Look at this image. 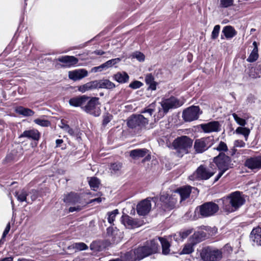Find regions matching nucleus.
I'll return each mask as SVG.
<instances>
[{"mask_svg": "<svg viewBox=\"0 0 261 261\" xmlns=\"http://www.w3.org/2000/svg\"><path fill=\"white\" fill-rule=\"evenodd\" d=\"M15 111L19 115H22L24 117L32 116L34 115L35 113V112L31 109L24 108L22 106L16 107Z\"/></svg>", "mask_w": 261, "mask_h": 261, "instance_id": "nucleus-28", "label": "nucleus"}, {"mask_svg": "<svg viewBox=\"0 0 261 261\" xmlns=\"http://www.w3.org/2000/svg\"><path fill=\"white\" fill-rule=\"evenodd\" d=\"M102 201V198L100 197H98L97 198L93 199L91 200V202H97V203H100Z\"/></svg>", "mask_w": 261, "mask_h": 261, "instance_id": "nucleus-60", "label": "nucleus"}, {"mask_svg": "<svg viewBox=\"0 0 261 261\" xmlns=\"http://www.w3.org/2000/svg\"><path fill=\"white\" fill-rule=\"evenodd\" d=\"M200 114L199 107L192 106L184 110L182 117L185 121L191 122L198 119Z\"/></svg>", "mask_w": 261, "mask_h": 261, "instance_id": "nucleus-12", "label": "nucleus"}, {"mask_svg": "<svg viewBox=\"0 0 261 261\" xmlns=\"http://www.w3.org/2000/svg\"><path fill=\"white\" fill-rule=\"evenodd\" d=\"M208 229H209V228H208V227H205V230H207Z\"/></svg>", "mask_w": 261, "mask_h": 261, "instance_id": "nucleus-63", "label": "nucleus"}, {"mask_svg": "<svg viewBox=\"0 0 261 261\" xmlns=\"http://www.w3.org/2000/svg\"><path fill=\"white\" fill-rule=\"evenodd\" d=\"M148 150L146 148L136 149L129 152V156L134 160L145 156Z\"/></svg>", "mask_w": 261, "mask_h": 261, "instance_id": "nucleus-26", "label": "nucleus"}, {"mask_svg": "<svg viewBox=\"0 0 261 261\" xmlns=\"http://www.w3.org/2000/svg\"><path fill=\"white\" fill-rule=\"evenodd\" d=\"M34 122L36 124L43 127H47L50 124L49 121L41 119H36L34 120Z\"/></svg>", "mask_w": 261, "mask_h": 261, "instance_id": "nucleus-43", "label": "nucleus"}, {"mask_svg": "<svg viewBox=\"0 0 261 261\" xmlns=\"http://www.w3.org/2000/svg\"><path fill=\"white\" fill-rule=\"evenodd\" d=\"M214 149L220 152H226L228 150V147L226 144L223 141H221L218 145Z\"/></svg>", "mask_w": 261, "mask_h": 261, "instance_id": "nucleus-44", "label": "nucleus"}, {"mask_svg": "<svg viewBox=\"0 0 261 261\" xmlns=\"http://www.w3.org/2000/svg\"><path fill=\"white\" fill-rule=\"evenodd\" d=\"M148 123L147 118L141 114L133 115L127 119V126L131 128L141 129L146 126Z\"/></svg>", "mask_w": 261, "mask_h": 261, "instance_id": "nucleus-8", "label": "nucleus"}, {"mask_svg": "<svg viewBox=\"0 0 261 261\" xmlns=\"http://www.w3.org/2000/svg\"><path fill=\"white\" fill-rule=\"evenodd\" d=\"M120 61H121L120 58H117L110 60L107 61L106 62H105V63H103V64H104V66L106 69L109 67H111L119 63L120 62Z\"/></svg>", "mask_w": 261, "mask_h": 261, "instance_id": "nucleus-39", "label": "nucleus"}, {"mask_svg": "<svg viewBox=\"0 0 261 261\" xmlns=\"http://www.w3.org/2000/svg\"><path fill=\"white\" fill-rule=\"evenodd\" d=\"M106 69L103 64H102L99 66L94 67L92 68L91 71L93 72H100L103 70Z\"/></svg>", "mask_w": 261, "mask_h": 261, "instance_id": "nucleus-52", "label": "nucleus"}, {"mask_svg": "<svg viewBox=\"0 0 261 261\" xmlns=\"http://www.w3.org/2000/svg\"><path fill=\"white\" fill-rule=\"evenodd\" d=\"M178 195L175 193L169 196L166 194H163L160 196V201L162 202L163 208L166 210H171L173 209L177 203Z\"/></svg>", "mask_w": 261, "mask_h": 261, "instance_id": "nucleus-10", "label": "nucleus"}, {"mask_svg": "<svg viewBox=\"0 0 261 261\" xmlns=\"http://www.w3.org/2000/svg\"><path fill=\"white\" fill-rule=\"evenodd\" d=\"M200 257L203 261H218L221 259L222 253L217 249L206 247L201 250Z\"/></svg>", "mask_w": 261, "mask_h": 261, "instance_id": "nucleus-6", "label": "nucleus"}, {"mask_svg": "<svg viewBox=\"0 0 261 261\" xmlns=\"http://www.w3.org/2000/svg\"><path fill=\"white\" fill-rule=\"evenodd\" d=\"M213 162L216 164L219 172L215 178V182L218 181L223 174L229 168H232L231 158L224 153H220L219 155L213 159Z\"/></svg>", "mask_w": 261, "mask_h": 261, "instance_id": "nucleus-4", "label": "nucleus"}, {"mask_svg": "<svg viewBox=\"0 0 261 261\" xmlns=\"http://www.w3.org/2000/svg\"><path fill=\"white\" fill-rule=\"evenodd\" d=\"M19 138H27L34 140H38L40 138V134L37 130L31 129L25 130L20 135Z\"/></svg>", "mask_w": 261, "mask_h": 261, "instance_id": "nucleus-22", "label": "nucleus"}, {"mask_svg": "<svg viewBox=\"0 0 261 261\" xmlns=\"http://www.w3.org/2000/svg\"><path fill=\"white\" fill-rule=\"evenodd\" d=\"M57 60L64 63L63 67H69L77 64L79 60L74 56H64L59 58Z\"/></svg>", "mask_w": 261, "mask_h": 261, "instance_id": "nucleus-20", "label": "nucleus"}, {"mask_svg": "<svg viewBox=\"0 0 261 261\" xmlns=\"http://www.w3.org/2000/svg\"><path fill=\"white\" fill-rule=\"evenodd\" d=\"M61 127L65 132H67L70 135L74 136V131L73 129L70 127V126L62 122V125Z\"/></svg>", "mask_w": 261, "mask_h": 261, "instance_id": "nucleus-45", "label": "nucleus"}, {"mask_svg": "<svg viewBox=\"0 0 261 261\" xmlns=\"http://www.w3.org/2000/svg\"><path fill=\"white\" fill-rule=\"evenodd\" d=\"M191 233V230H187L179 233V236L182 238V239H185L187 238L190 233Z\"/></svg>", "mask_w": 261, "mask_h": 261, "instance_id": "nucleus-55", "label": "nucleus"}, {"mask_svg": "<svg viewBox=\"0 0 261 261\" xmlns=\"http://www.w3.org/2000/svg\"><path fill=\"white\" fill-rule=\"evenodd\" d=\"M122 168V164L120 163H114L111 165L110 170L112 173H117Z\"/></svg>", "mask_w": 261, "mask_h": 261, "instance_id": "nucleus-40", "label": "nucleus"}, {"mask_svg": "<svg viewBox=\"0 0 261 261\" xmlns=\"http://www.w3.org/2000/svg\"><path fill=\"white\" fill-rule=\"evenodd\" d=\"M164 114H167L171 109H175L182 106V103L175 97H171L163 100L161 102Z\"/></svg>", "mask_w": 261, "mask_h": 261, "instance_id": "nucleus-13", "label": "nucleus"}, {"mask_svg": "<svg viewBox=\"0 0 261 261\" xmlns=\"http://www.w3.org/2000/svg\"><path fill=\"white\" fill-rule=\"evenodd\" d=\"M199 213L202 217H208L214 216L219 211L217 204L213 202H207L199 206Z\"/></svg>", "mask_w": 261, "mask_h": 261, "instance_id": "nucleus-9", "label": "nucleus"}, {"mask_svg": "<svg viewBox=\"0 0 261 261\" xmlns=\"http://www.w3.org/2000/svg\"><path fill=\"white\" fill-rule=\"evenodd\" d=\"M191 192V187L185 186L176 190L174 193L180 196V201H181L188 198L189 197Z\"/></svg>", "mask_w": 261, "mask_h": 261, "instance_id": "nucleus-21", "label": "nucleus"}, {"mask_svg": "<svg viewBox=\"0 0 261 261\" xmlns=\"http://www.w3.org/2000/svg\"><path fill=\"white\" fill-rule=\"evenodd\" d=\"M216 172L215 169L204 165H200L193 175L190 176L191 179L195 178L201 180H207L212 177Z\"/></svg>", "mask_w": 261, "mask_h": 261, "instance_id": "nucleus-7", "label": "nucleus"}, {"mask_svg": "<svg viewBox=\"0 0 261 261\" xmlns=\"http://www.w3.org/2000/svg\"><path fill=\"white\" fill-rule=\"evenodd\" d=\"M133 58H136L138 61L141 62L143 61L145 59V56L143 54L139 51L134 53L132 55Z\"/></svg>", "mask_w": 261, "mask_h": 261, "instance_id": "nucleus-49", "label": "nucleus"}, {"mask_svg": "<svg viewBox=\"0 0 261 261\" xmlns=\"http://www.w3.org/2000/svg\"><path fill=\"white\" fill-rule=\"evenodd\" d=\"M99 181L98 179L95 177H93L90 178L89 181V184L91 189L96 191L99 187Z\"/></svg>", "mask_w": 261, "mask_h": 261, "instance_id": "nucleus-38", "label": "nucleus"}, {"mask_svg": "<svg viewBox=\"0 0 261 261\" xmlns=\"http://www.w3.org/2000/svg\"><path fill=\"white\" fill-rule=\"evenodd\" d=\"M82 210V207L80 205H77L76 206H72L70 207L69 208V212H73L75 211H80Z\"/></svg>", "mask_w": 261, "mask_h": 261, "instance_id": "nucleus-56", "label": "nucleus"}, {"mask_svg": "<svg viewBox=\"0 0 261 261\" xmlns=\"http://www.w3.org/2000/svg\"><path fill=\"white\" fill-rule=\"evenodd\" d=\"M118 213L119 211L117 209L114 210L112 212L108 213V221L110 224H112L113 223L116 215L118 214Z\"/></svg>", "mask_w": 261, "mask_h": 261, "instance_id": "nucleus-41", "label": "nucleus"}, {"mask_svg": "<svg viewBox=\"0 0 261 261\" xmlns=\"http://www.w3.org/2000/svg\"><path fill=\"white\" fill-rule=\"evenodd\" d=\"M107 238L111 243H118L122 239L121 232L116 227H109L107 229Z\"/></svg>", "mask_w": 261, "mask_h": 261, "instance_id": "nucleus-14", "label": "nucleus"}, {"mask_svg": "<svg viewBox=\"0 0 261 261\" xmlns=\"http://www.w3.org/2000/svg\"><path fill=\"white\" fill-rule=\"evenodd\" d=\"M87 75L88 72L84 69H76L68 72L69 78L74 81L81 80Z\"/></svg>", "mask_w": 261, "mask_h": 261, "instance_id": "nucleus-19", "label": "nucleus"}, {"mask_svg": "<svg viewBox=\"0 0 261 261\" xmlns=\"http://www.w3.org/2000/svg\"><path fill=\"white\" fill-rule=\"evenodd\" d=\"M153 198H146L139 202L137 206V212L140 216H145L151 210V200Z\"/></svg>", "mask_w": 261, "mask_h": 261, "instance_id": "nucleus-15", "label": "nucleus"}, {"mask_svg": "<svg viewBox=\"0 0 261 261\" xmlns=\"http://www.w3.org/2000/svg\"><path fill=\"white\" fill-rule=\"evenodd\" d=\"M154 80V77L150 73L147 74L145 76V83L149 86L148 89L151 90L156 89V83Z\"/></svg>", "mask_w": 261, "mask_h": 261, "instance_id": "nucleus-31", "label": "nucleus"}, {"mask_svg": "<svg viewBox=\"0 0 261 261\" xmlns=\"http://www.w3.org/2000/svg\"><path fill=\"white\" fill-rule=\"evenodd\" d=\"M142 85L143 84L141 82L135 81L129 85V87L133 89H136L140 88Z\"/></svg>", "mask_w": 261, "mask_h": 261, "instance_id": "nucleus-50", "label": "nucleus"}, {"mask_svg": "<svg viewBox=\"0 0 261 261\" xmlns=\"http://www.w3.org/2000/svg\"><path fill=\"white\" fill-rule=\"evenodd\" d=\"M159 240L162 245V253L164 255L168 254L170 251V245L169 242L166 239L163 238H159Z\"/></svg>", "mask_w": 261, "mask_h": 261, "instance_id": "nucleus-32", "label": "nucleus"}, {"mask_svg": "<svg viewBox=\"0 0 261 261\" xmlns=\"http://www.w3.org/2000/svg\"><path fill=\"white\" fill-rule=\"evenodd\" d=\"M13 257L12 256H9V257L2 258V259L0 260V261H13Z\"/></svg>", "mask_w": 261, "mask_h": 261, "instance_id": "nucleus-57", "label": "nucleus"}, {"mask_svg": "<svg viewBox=\"0 0 261 261\" xmlns=\"http://www.w3.org/2000/svg\"><path fill=\"white\" fill-rule=\"evenodd\" d=\"M213 144V139L204 137L195 141L194 148L197 153H201L207 150Z\"/></svg>", "mask_w": 261, "mask_h": 261, "instance_id": "nucleus-11", "label": "nucleus"}, {"mask_svg": "<svg viewBox=\"0 0 261 261\" xmlns=\"http://www.w3.org/2000/svg\"><path fill=\"white\" fill-rule=\"evenodd\" d=\"M233 0H220V6L221 8H227L233 5Z\"/></svg>", "mask_w": 261, "mask_h": 261, "instance_id": "nucleus-46", "label": "nucleus"}, {"mask_svg": "<svg viewBox=\"0 0 261 261\" xmlns=\"http://www.w3.org/2000/svg\"><path fill=\"white\" fill-rule=\"evenodd\" d=\"M193 144V140L186 136L177 137L172 143L174 149L176 150L178 156H182L184 154L188 153V150Z\"/></svg>", "mask_w": 261, "mask_h": 261, "instance_id": "nucleus-5", "label": "nucleus"}, {"mask_svg": "<svg viewBox=\"0 0 261 261\" xmlns=\"http://www.w3.org/2000/svg\"><path fill=\"white\" fill-rule=\"evenodd\" d=\"M155 103L153 102L149 105L148 107L145 108L142 112V113H148L149 116H151L152 113L155 110Z\"/></svg>", "mask_w": 261, "mask_h": 261, "instance_id": "nucleus-42", "label": "nucleus"}, {"mask_svg": "<svg viewBox=\"0 0 261 261\" xmlns=\"http://www.w3.org/2000/svg\"><path fill=\"white\" fill-rule=\"evenodd\" d=\"M220 30V26L219 25H216L214 27L211 36V37L213 39H215L218 37L219 34Z\"/></svg>", "mask_w": 261, "mask_h": 261, "instance_id": "nucleus-48", "label": "nucleus"}, {"mask_svg": "<svg viewBox=\"0 0 261 261\" xmlns=\"http://www.w3.org/2000/svg\"><path fill=\"white\" fill-rule=\"evenodd\" d=\"M88 246L83 242L75 243L68 247L69 249H75V251H82L88 249Z\"/></svg>", "mask_w": 261, "mask_h": 261, "instance_id": "nucleus-34", "label": "nucleus"}, {"mask_svg": "<svg viewBox=\"0 0 261 261\" xmlns=\"http://www.w3.org/2000/svg\"><path fill=\"white\" fill-rule=\"evenodd\" d=\"M96 81H91L86 84L78 87V90L82 92L85 93L87 91H89L94 89H96Z\"/></svg>", "mask_w": 261, "mask_h": 261, "instance_id": "nucleus-29", "label": "nucleus"}, {"mask_svg": "<svg viewBox=\"0 0 261 261\" xmlns=\"http://www.w3.org/2000/svg\"><path fill=\"white\" fill-rule=\"evenodd\" d=\"M95 54L98 55H102L104 54V51L100 50H97L95 51Z\"/></svg>", "mask_w": 261, "mask_h": 261, "instance_id": "nucleus-61", "label": "nucleus"}, {"mask_svg": "<svg viewBox=\"0 0 261 261\" xmlns=\"http://www.w3.org/2000/svg\"><path fill=\"white\" fill-rule=\"evenodd\" d=\"M113 79L120 84H124L128 82L129 76L125 71L118 72L113 76Z\"/></svg>", "mask_w": 261, "mask_h": 261, "instance_id": "nucleus-24", "label": "nucleus"}, {"mask_svg": "<svg viewBox=\"0 0 261 261\" xmlns=\"http://www.w3.org/2000/svg\"><path fill=\"white\" fill-rule=\"evenodd\" d=\"M63 142V140L62 139H57L56 140V146L57 147H59L60 146V145Z\"/></svg>", "mask_w": 261, "mask_h": 261, "instance_id": "nucleus-58", "label": "nucleus"}, {"mask_svg": "<svg viewBox=\"0 0 261 261\" xmlns=\"http://www.w3.org/2000/svg\"><path fill=\"white\" fill-rule=\"evenodd\" d=\"M245 146V142L240 140H236L234 142V146L236 147H244Z\"/></svg>", "mask_w": 261, "mask_h": 261, "instance_id": "nucleus-53", "label": "nucleus"}, {"mask_svg": "<svg viewBox=\"0 0 261 261\" xmlns=\"http://www.w3.org/2000/svg\"><path fill=\"white\" fill-rule=\"evenodd\" d=\"M221 200L223 202V210L227 213L236 211L244 204L245 201L239 191L232 192Z\"/></svg>", "mask_w": 261, "mask_h": 261, "instance_id": "nucleus-3", "label": "nucleus"}, {"mask_svg": "<svg viewBox=\"0 0 261 261\" xmlns=\"http://www.w3.org/2000/svg\"><path fill=\"white\" fill-rule=\"evenodd\" d=\"M200 127L205 133L218 132L221 130V124L218 121H212L206 123L201 124Z\"/></svg>", "mask_w": 261, "mask_h": 261, "instance_id": "nucleus-18", "label": "nucleus"}, {"mask_svg": "<svg viewBox=\"0 0 261 261\" xmlns=\"http://www.w3.org/2000/svg\"><path fill=\"white\" fill-rule=\"evenodd\" d=\"M10 223H8L3 232L2 238L0 241V242H1L2 241V240L4 239L6 237V236H7V234L8 233L9 231H10Z\"/></svg>", "mask_w": 261, "mask_h": 261, "instance_id": "nucleus-54", "label": "nucleus"}, {"mask_svg": "<svg viewBox=\"0 0 261 261\" xmlns=\"http://www.w3.org/2000/svg\"><path fill=\"white\" fill-rule=\"evenodd\" d=\"M222 33L227 39H230L237 34V32L233 27L228 25L223 28Z\"/></svg>", "mask_w": 261, "mask_h": 261, "instance_id": "nucleus-30", "label": "nucleus"}, {"mask_svg": "<svg viewBox=\"0 0 261 261\" xmlns=\"http://www.w3.org/2000/svg\"><path fill=\"white\" fill-rule=\"evenodd\" d=\"M133 252H128L126 253L124 255V257L125 259L123 260L122 258H116L115 259L110 260L109 261H128V260L130 259V257L131 255H132Z\"/></svg>", "mask_w": 261, "mask_h": 261, "instance_id": "nucleus-51", "label": "nucleus"}, {"mask_svg": "<svg viewBox=\"0 0 261 261\" xmlns=\"http://www.w3.org/2000/svg\"><path fill=\"white\" fill-rule=\"evenodd\" d=\"M110 121V119H109V118L108 117H107L106 118H105L103 119V124L104 125H106L107 124H108L109 122Z\"/></svg>", "mask_w": 261, "mask_h": 261, "instance_id": "nucleus-59", "label": "nucleus"}, {"mask_svg": "<svg viewBox=\"0 0 261 261\" xmlns=\"http://www.w3.org/2000/svg\"><path fill=\"white\" fill-rule=\"evenodd\" d=\"M253 45L255 46L254 48L252 50L248 58L247 59V61L248 62H253L255 61L258 58V49L256 46V42H253Z\"/></svg>", "mask_w": 261, "mask_h": 261, "instance_id": "nucleus-33", "label": "nucleus"}, {"mask_svg": "<svg viewBox=\"0 0 261 261\" xmlns=\"http://www.w3.org/2000/svg\"><path fill=\"white\" fill-rule=\"evenodd\" d=\"M121 222L126 228L128 229L137 228L142 225L141 221L133 219L126 215L122 216Z\"/></svg>", "mask_w": 261, "mask_h": 261, "instance_id": "nucleus-17", "label": "nucleus"}, {"mask_svg": "<svg viewBox=\"0 0 261 261\" xmlns=\"http://www.w3.org/2000/svg\"><path fill=\"white\" fill-rule=\"evenodd\" d=\"M70 105L80 107L86 113L94 116H99L101 113L99 98L90 97L85 95L71 98L69 100Z\"/></svg>", "mask_w": 261, "mask_h": 261, "instance_id": "nucleus-1", "label": "nucleus"}, {"mask_svg": "<svg viewBox=\"0 0 261 261\" xmlns=\"http://www.w3.org/2000/svg\"><path fill=\"white\" fill-rule=\"evenodd\" d=\"M194 251L193 244L187 243L185 245L180 254H189Z\"/></svg>", "mask_w": 261, "mask_h": 261, "instance_id": "nucleus-37", "label": "nucleus"}, {"mask_svg": "<svg viewBox=\"0 0 261 261\" xmlns=\"http://www.w3.org/2000/svg\"><path fill=\"white\" fill-rule=\"evenodd\" d=\"M245 166L254 172L257 171L261 169V156H257L247 159Z\"/></svg>", "mask_w": 261, "mask_h": 261, "instance_id": "nucleus-16", "label": "nucleus"}, {"mask_svg": "<svg viewBox=\"0 0 261 261\" xmlns=\"http://www.w3.org/2000/svg\"><path fill=\"white\" fill-rule=\"evenodd\" d=\"M250 239L257 245L261 246V228L256 227L251 231Z\"/></svg>", "mask_w": 261, "mask_h": 261, "instance_id": "nucleus-23", "label": "nucleus"}, {"mask_svg": "<svg viewBox=\"0 0 261 261\" xmlns=\"http://www.w3.org/2000/svg\"><path fill=\"white\" fill-rule=\"evenodd\" d=\"M158 250V240L153 239L147 241L145 244L141 247L135 249L133 251L134 257L132 256L128 261L140 260L152 254L155 253Z\"/></svg>", "mask_w": 261, "mask_h": 261, "instance_id": "nucleus-2", "label": "nucleus"}, {"mask_svg": "<svg viewBox=\"0 0 261 261\" xmlns=\"http://www.w3.org/2000/svg\"><path fill=\"white\" fill-rule=\"evenodd\" d=\"M236 132L238 134H241L243 135L245 138V140L247 141L250 131L249 128H247L246 127H238L236 129Z\"/></svg>", "mask_w": 261, "mask_h": 261, "instance_id": "nucleus-36", "label": "nucleus"}, {"mask_svg": "<svg viewBox=\"0 0 261 261\" xmlns=\"http://www.w3.org/2000/svg\"><path fill=\"white\" fill-rule=\"evenodd\" d=\"M36 196L35 195H33V196H32L31 198H32V200L33 201L34 200H35L36 199Z\"/></svg>", "mask_w": 261, "mask_h": 261, "instance_id": "nucleus-62", "label": "nucleus"}, {"mask_svg": "<svg viewBox=\"0 0 261 261\" xmlns=\"http://www.w3.org/2000/svg\"><path fill=\"white\" fill-rule=\"evenodd\" d=\"M176 236V235H174V236H173V238H174V239H175V237ZM176 239H177V238H176Z\"/></svg>", "mask_w": 261, "mask_h": 261, "instance_id": "nucleus-64", "label": "nucleus"}, {"mask_svg": "<svg viewBox=\"0 0 261 261\" xmlns=\"http://www.w3.org/2000/svg\"><path fill=\"white\" fill-rule=\"evenodd\" d=\"M28 195V192L24 189L15 192V196L20 202L27 201V197Z\"/></svg>", "mask_w": 261, "mask_h": 261, "instance_id": "nucleus-35", "label": "nucleus"}, {"mask_svg": "<svg viewBox=\"0 0 261 261\" xmlns=\"http://www.w3.org/2000/svg\"><path fill=\"white\" fill-rule=\"evenodd\" d=\"M232 116L236 121V122L241 126H245L246 124V121L245 119L239 117L236 113L232 114Z\"/></svg>", "mask_w": 261, "mask_h": 261, "instance_id": "nucleus-47", "label": "nucleus"}, {"mask_svg": "<svg viewBox=\"0 0 261 261\" xmlns=\"http://www.w3.org/2000/svg\"><path fill=\"white\" fill-rule=\"evenodd\" d=\"M96 88L112 89L115 87V84L107 79L96 81Z\"/></svg>", "mask_w": 261, "mask_h": 261, "instance_id": "nucleus-25", "label": "nucleus"}, {"mask_svg": "<svg viewBox=\"0 0 261 261\" xmlns=\"http://www.w3.org/2000/svg\"><path fill=\"white\" fill-rule=\"evenodd\" d=\"M64 202L74 204L81 202V198L79 195L74 193H70L64 198Z\"/></svg>", "mask_w": 261, "mask_h": 261, "instance_id": "nucleus-27", "label": "nucleus"}]
</instances>
